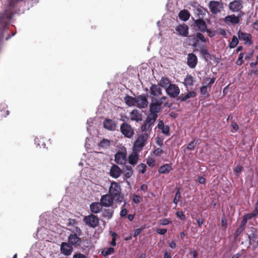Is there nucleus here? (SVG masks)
<instances>
[{
	"label": "nucleus",
	"instance_id": "64",
	"mask_svg": "<svg viewBox=\"0 0 258 258\" xmlns=\"http://www.w3.org/2000/svg\"><path fill=\"white\" fill-rule=\"evenodd\" d=\"M73 258H86V257L82 253H76L73 255Z\"/></svg>",
	"mask_w": 258,
	"mask_h": 258
},
{
	"label": "nucleus",
	"instance_id": "4",
	"mask_svg": "<svg viewBox=\"0 0 258 258\" xmlns=\"http://www.w3.org/2000/svg\"><path fill=\"white\" fill-rule=\"evenodd\" d=\"M83 221L87 226L94 228L98 226L99 220L97 216L91 214L85 216L83 218Z\"/></svg>",
	"mask_w": 258,
	"mask_h": 258
},
{
	"label": "nucleus",
	"instance_id": "63",
	"mask_svg": "<svg viewBox=\"0 0 258 258\" xmlns=\"http://www.w3.org/2000/svg\"><path fill=\"white\" fill-rule=\"evenodd\" d=\"M156 143L157 145H158L160 146H162L163 145V140L160 137H157L156 138Z\"/></svg>",
	"mask_w": 258,
	"mask_h": 258
},
{
	"label": "nucleus",
	"instance_id": "16",
	"mask_svg": "<svg viewBox=\"0 0 258 258\" xmlns=\"http://www.w3.org/2000/svg\"><path fill=\"white\" fill-rule=\"evenodd\" d=\"M176 33L182 36L187 37L188 34V27L185 24L179 25L176 28Z\"/></svg>",
	"mask_w": 258,
	"mask_h": 258
},
{
	"label": "nucleus",
	"instance_id": "58",
	"mask_svg": "<svg viewBox=\"0 0 258 258\" xmlns=\"http://www.w3.org/2000/svg\"><path fill=\"white\" fill-rule=\"evenodd\" d=\"M77 224V222L75 219H69V222L67 224L68 226H74Z\"/></svg>",
	"mask_w": 258,
	"mask_h": 258
},
{
	"label": "nucleus",
	"instance_id": "10",
	"mask_svg": "<svg viewBox=\"0 0 258 258\" xmlns=\"http://www.w3.org/2000/svg\"><path fill=\"white\" fill-rule=\"evenodd\" d=\"M167 94L171 97L175 98L180 93L179 87L175 84H170L166 89Z\"/></svg>",
	"mask_w": 258,
	"mask_h": 258
},
{
	"label": "nucleus",
	"instance_id": "51",
	"mask_svg": "<svg viewBox=\"0 0 258 258\" xmlns=\"http://www.w3.org/2000/svg\"><path fill=\"white\" fill-rule=\"evenodd\" d=\"M196 144V143H195V140H194L187 144L186 148L188 150L192 151L195 149Z\"/></svg>",
	"mask_w": 258,
	"mask_h": 258
},
{
	"label": "nucleus",
	"instance_id": "9",
	"mask_svg": "<svg viewBox=\"0 0 258 258\" xmlns=\"http://www.w3.org/2000/svg\"><path fill=\"white\" fill-rule=\"evenodd\" d=\"M115 199L108 194H106L101 197L100 203L102 204L103 207H111Z\"/></svg>",
	"mask_w": 258,
	"mask_h": 258
},
{
	"label": "nucleus",
	"instance_id": "26",
	"mask_svg": "<svg viewBox=\"0 0 258 258\" xmlns=\"http://www.w3.org/2000/svg\"><path fill=\"white\" fill-rule=\"evenodd\" d=\"M114 211L111 209H105L102 211V217L107 220L112 218Z\"/></svg>",
	"mask_w": 258,
	"mask_h": 258
},
{
	"label": "nucleus",
	"instance_id": "40",
	"mask_svg": "<svg viewBox=\"0 0 258 258\" xmlns=\"http://www.w3.org/2000/svg\"><path fill=\"white\" fill-rule=\"evenodd\" d=\"M245 228L239 226L234 233V238L235 240L237 239L239 236L242 233Z\"/></svg>",
	"mask_w": 258,
	"mask_h": 258
},
{
	"label": "nucleus",
	"instance_id": "27",
	"mask_svg": "<svg viewBox=\"0 0 258 258\" xmlns=\"http://www.w3.org/2000/svg\"><path fill=\"white\" fill-rule=\"evenodd\" d=\"M190 15V13L187 10H183L179 13L178 17L180 20L186 21L189 19Z\"/></svg>",
	"mask_w": 258,
	"mask_h": 258
},
{
	"label": "nucleus",
	"instance_id": "25",
	"mask_svg": "<svg viewBox=\"0 0 258 258\" xmlns=\"http://www.w3.org/2000/svg\"><path fill=\"white\" fill-rule=\"evenodd\" d=\"M172 169L171 164L166 163L160 166L158 172L160 174H167Z\"/></svg>",
	"mask_w": 258,
	"mask_h": 258
},
{
	"label": "nucleus",
	"instance_id": "39",
	"mask_svg": "<svg viewBox=\"0 0 258 258\" xmlns=\"http://www.w3.org/2000/svg\"><path fill=\"white\" fill-rule=\"evenodd\" d=\"M239 42L238 39L237 37L235 35L233 36L232 38V41L230 43L229 47L230 48H235Z\"/></svg>",
	"mask_w": 258,
	"mask_h": 258
},
{
	"label": "nucleus",
	"instance_id": "53",
	"mask_svg": "<svg viewBox=\"0 0 258 258\" xmlns=\"http://www.w3.org/2000/svg\"><path fill=\"white\" fill-rule=\"evenodd\" d=\"M222 227L225 230L227 227V220L226 218L223 217L221 219Z\"/></svg>",
	"mask_w": 258,
	"mask_h": 258
},
{
	"label": "nucleus",
	"instance_id": "11",
	"mask_svg": "<svg viewBox=\"0 0 258 258\" xmlns=\"http://www.w3.org/2000/svg\"><path fill=\"white\" fill-rule=\"evenodd\" d=\"M126 151H118L115 155V162L119 165H123L127 162Z\"/></svg>",
	"mask_w": 258,
	"mask_h": 258
},
{
	"label": "nucleus",
	"instance_id": "21",
	"mask_svg": "<svg viewBox=\"0 0 258 258\" xmlns=\"http://www.w3.org/2000/svg\"><path fill=\"white\" fill-rule=\"evenodd\" d=\"M103 206L100 202L92 203L90 206V210L92 213L97 214L102 210Z\"/></svg>",
	"mask_w": 258,
	"mask_h": 258
},
{
	"label": "nucleus",
	"instance_id": "31",
	"mask_svg": "<svg viewBox=\"0 0 258 258\" xmlns=\"http://www.w3.org/2000/svg\"><path fill=\"white\" fill-rule=\"evenodd\" d=\"M200 52H201V54L203 56H204L205 59L206 61H208L209 59H211V54L209 53L208 50L206 49V48L204 46L201 47Z\"/></svg>",
	"mask_w": 258,
	"mask_h": 258
},
{
	"label": "nucleus",
	"instance_id": "34",
	"mask_svg": "<svg viewBox=\"0 0 258 258\" xmlns=\"http://www.w3.org/2000/svg\"><path fill=\"white\" fill-rule=\"evenodd\" d=\"M131 118L132 120L139 121L141 119V115L137 110H133L131 112Z\"/></svg>",
	"mask_w": 258,
	"mask_h": 258
},
{
	"label": "nucleus",
	"instance_id": "18",
	"mask_svg": "<svg viewBox=\"0 0 258 258\" xmlns=\"http://www.w3.org/2000/svg\"><path fill=\"white\" fill-rule=\"evenodd\" d=\"M103 126L108 131H114L116 129V122L111 119L106 118L103 121Z\"/></svg>",
	"mask_w": 258,
	"mask_h": 258
},
{
	"label": "nucleus",
	"instance_id": "23",
	"mask_svg": "<svg viewBox=\"0 0 258 258\" xmlns=\"http://www.w3.org/2000/svg\"><path fill=\"white\" fill-rule=\"evenodd\" d=\"M224 22L227 24H236L239 22V18L234 15H229L225 18Z\"/></svg>",
	"mask_w": 258,
	"mask_h": 258
},
{
	"label": "nucleus",
	"instance_id": "30",
	"mask_svg": "<svg viewBox=\"0 0 258 258\" xmlns=\"http://www.w3.org/2000/svg\"><path fill=\"white\" fill-rule=\"evenodd\" d=\"M157 117L158 115L150 113L148 115L145 122L152 126L155 123Z\"/></svg>",
	"mask_w": 258,
	"mask_h": 258
},
{
	"label": "nucleus",
	"instance_id": "1",
	"mask_svg": "<svg viewBox=\"0 0 258 258\" xmlns=\"http://www.w3.org/2000/svg\"><path fill=\"white\" fill-rule=\"evenodd\" d=\"M108 194L111 195L115 201L121 203L123 201L124 195L121 193V188L120 184L116 181H111L109 187Z\"/></svg>",
	"mask_w": 258,
	"mask_h": 258
},
{
	"label": "nucleus",
	"instance_id": "24",
	"mask_svg": "<svg viewBox=\"0 0 258 258\" xmlns=\"http://www.w3.org/2000/svg\"><path fill=\"white\" fill-rule=\"evenodd\" d=\"M123 179L126 180L130 178L133 174V170L131 166L125 165L123 168Z\"/></svg>",
	"mask_w": 258,
	"mask_h": 258
},
{
	"label": "nucleus",
	"instance_id": "60",
	"mask_svg": "<svg viewBox=\"0 0 258 258\" xmlns=\"http://www.w3.org/2000/svg\"><path fill=\"white\" fill-rule=\"evenodd\" d=\"M247 221L248 220H247V219L243 216L242 218V220L239 226L245 228V226L247 224Z\"/></svg>",
	"mask_w": 258,
	"mask_h": 258
},
{
	"label": "nucleus",
	"instance_id": "49",
	"mask_svg": "<svg viewBox=\"0 0 258 258\" xmlns=\"http://www.w3.org/2000/svg\"><path fill=\"white\" fill-rule=\"evenodd\" d=\"M175 214L180 220H184L186 219V217L182 211H177L176 212Z\"/></svg>",
	"mask_w": 258,
	"mask_h": 258
},
{
	"label": "nucleus",
	"instance_id": "22",
	"mask_svg": "<svg viewBox=\"0 0 258 258\" xmlns=\"http://www.w3.org/2000/svg\"><path fill=\"white\" fill-rule=\"evenodd\" d=\"M196 96V93L194 91H191L189 92L185 95L181 94L177 97V100H179L181 102H184L190 98H194Z\"/></svg>",
	"mask_w": 258,
	"mask_h": 258
},
{
	"label": "nucleus",
	"instance_id": "37",
	"mask_svg": "<svg viewBox=\"0 0 258 258\" xmlns=\"http://www.w3.org/2000/svg\"><path fill=\"white\" fill-rule=\"evenodd\" d=\"M109 234L112 236V239L110 242V244L112 246H115L116 245V240L118 236L117 234L112 231H110Z\"/></svg>",
	"mask_w": 258,
	"mask_h": 258
},
{
	"label": "nucleus",
	"instance_id": "59",
	"mask_svg": "<svg viewBox=\"0 0 258 258\" xmlns=\"http://www.w3.org/2000/svg\"><path fill=\"white\" fill-rule=\"evenodd\" d=\"M156 232L159 234L164 235L167 232V229H164V228H163V229L157 228L156 229Z\"/></svg>",
	"mask_w": 258,
	"mask_h": 258
},
{
	"label": "nucleus",
	"instance_id": "43",
	"mask_svg": "<svg viewBox=\"0 0 258 258\" xmlns=\"http://www.w3.org/2000/svg\"><path fill=\"white\" fill-rule=\"evenodd\" d=\"M208 85L203 86L201 89L200 91L202 95H205L206 97L209 96V94L207 91Z\"/></svg>",
	"mask_w": 258,
	"mask_h": 258
},
{
	"label": "nucleus",
	"instance_id": "33",
	"mask_svg": "<svg viewBox=\"0 0 258 258\" xmlns=\"http://www.w3.org/2000/svg\"><path fill=\"white\" fill-rule=\"evenodd\" d=\"M138 159V154L137 153H133L128 157V163L132 165H135L137 164Z\"/></svg>",
	"mask_w": 258,
	"mask_h": 258
},
{
	"label": "nucleus",
	"instance_id": "45",
	"mask_svg": "<svg viewBox=\"0 0 258 258\" xmlns=\"http://www.w3.org/2000/svg\"><path fill=\"white\" fill-rule=\"evenodd\" d=\"M146 165L144 163H141L137 166L139 171L142 173H144L146 171Z\"/></svg>",
	"mask_w": 258,
	"mask_h": 258
},
{
	"label": "nucleus",
	"instance_id": "19",
	"mask_svg": "<svg viewBox=\"0 0 258 258\" xmlns=\"http://www.w3.org/2000/svg\"><path fill=\"white\" fill-rule=\"evenodd\" d=\"M196 26L199 31L202 32H209L207 29V26L205 21L203 19H198L195 21Z\"/></svg>",
	"mask_w": 258,
	"mask_h": 258
},
{
	"label": "nucleus",
	"instance_id": "17",
	"mask_svg": "<svg viewBox=\"0 0 258 258\" xmlns=\"http://www.w3.org/2000/svg\"><path fill=\"white\" fill-rule=\"evenodd\" d=\"M198 63V58L197 56L193 53H190L188 54L187 64L188 66L194 69L196 67Z\"/></svg>",
	"mask_w": 258,
	"mask_h": 258
},
{
	"label": "nucleus",
	"instance_id": "54",
	"mask_svg": "<svg viewBox=\"0 0 258 258\" xmlns=\"http://www.w3.org/2000/svg\"><path fill=\"white\" fill-rule=\"evenodd\" d=\"M216 80L215 78H213L212 79H210V78H206L205 79V81H208L209 80V82L207 84V85H208V87H211V85L214 84Z\"/></svg>",
	"mask_w": 258,
	"mask_h": 258
},
{
	"label": "nucleus",
	"instance_id": "52",
	"mask_svg": "<svg viewBox=\"0 0 258 258\" xmlns=\"http://www.w3.org/2000/svg\"><path fill=\"white\" fill-rule=\"evenodd\" d=\"M147 164L150 167H153L155 164V161L152 158H149L147 160Z\"/></svg>",
	"mask_w": 258,
	"mask_h": 258
},
{
	"label": "nucleus",
	"instance_id": "61",
	"mask_svg": "<svg viewBox=\"0 0 258 258\" xmlns=\"http://www.w3.org/2000/svg\"><path fill=\"white\" fill-rule=\"evenodd\" d=\"M127 213V210L125 208H122L120 212V216L121 217H125Z\"/></svg>",
	"mask_w": 258,
	"mask_h": 258
},
{
	"label": "nucleus",
	"instance_id": "32",
	"mask_svg": "<svg viewBox=\"0 0 258 258\" xmlns=\"http://www.w3.org/2000/svg\"><path fill=\"white\" fill-rule=\"evenodd\" d=\"M111 145L110 141L106 139H103L98 144V146L100 148L107 149L110 147Z\"/></svg>",
	"mask_w": 258,
	"mask_h": 258
},
{
	"label": "nucleus",
	"instance_id": "2",
	"mask_svg": "<svg viewBox=\"0 0 258 258\" xmlns=\"http://www.w3.org/2000/svg\"><path fill=\"white\" fill-rule=\"evenodd\" d=\"M76 233H71L68 237V242L75 247H80L83 242V246L82 249L83 250H85L86 248L90 249L89 244V240L87 239L82 240L81 238L79 237Z\"/></svg>",
	"mask_w": 258,
	"mask_h": 258
},
{
	"label": "nucleus",
	"instance_id": "14",
	"mask_svg": "<svg viewBox=\"0 0 258 258\" xmlns=\"http://www.w3.org/2000/svg\"><path fill=\"white\" fill-rule=\"evenodd\" d=\"M242 4L241 0H235L229 3V9L232 12H237L242 8Z\"/></svg>",
	"mask_w": 258,
	"mask_h": 258
},
{
	"label": "nucleus",
	"instance_id": "48",
	"mask_svg": "<svg viewBox=\"0 0 258 258\" xmlns=\"http://www.w3.org/2000/svg\"><path fill=\"white\" fill-rule=\"evenodd\" d=\"M243 55H244V53H240V54L239 55V57H238V58L237 59V60L236 61V64L240 66V65H241L243 63Z\"/></svg>",
	"mask_w": 258,
	"mask_h": 258
},
{
	"label": "nucleus",
	"instance_id": "5",
	"mask_svg": "<svg viewBox=\"0 0 258 258\" xmlns=\"http://www.w3.org/2000/svg\"><path fill=\"white\" fill-rule=\"evenodd\" d=\"M120 130L122 134L127 138H131L134 135V130L129 124L123 122L120 125Z\"/></svg>",
	"mask_w": 258,
	"mask_h": 258
},
{
	"label": "nucleus",
	"instance_id": "56",
	"mask_svg": "<svg viewBox=\"0 0 258 258\" xmlns=\"http://www.w3.org/2000/svg\"><path fill=\"white\" fill-rule=\"evenodd\" d=\"M170 223H171V221L168 219L165 218L160 220V224L162 225H167Z\"/></svg>",
	"mask_w": 258,
	"mask_h": 258
},
{
	"label": "nucleus",
	"instance_id": "20",
	"mask_svg": "<svg viewBox=\"0 0 258 258\" xmlns=\"http://www.w3.org/2000/svg\"><path fill=\"white\" fill-rule=\"evenodd\" d=\"M150 90L151 94L154 97H158L162 93V89L159 85L152 84Z\"/></svg>",
	"mask_w": 258,
	"mask_h": 258
},
{
	"label": "nucleus",
	"instance_id": "3",
	"mask_svg": "<svg viewBox=\"0 0 258 258\" xmlns=\"http://www.w3.org/2000/svg\"><path fill=\"white\" fill-rule=\"evenodd\" d=\"M149 137L148 133H145L140 135L137 139L134 145L135 150L140 151L145 145L146 142Z\"/></svg>",
	"mask_w": 258,
	"mask_h": 258
},
{
	"label": "nucleus",
	"instance_id": "62",
	"mask_svg": "<svg viewBox=\"0 0 258 258\" xmlns=\"http://www.w3.org/2000/svg\"><path fill=\"white\" fill-rule=\"evenodd\" d=\"M242 169V167L240 165H237L234 169L236 175H238L237 173L240 172Z\"/></svg>",
	"mask_w": 258,
	"mask_h": 258
},
{
	"label": "nucleus",
	"instance_id": "57",
	"mask_svg": "<svg viewBox=\"0 0 258 258\" xmlns=\"http://www.w3.org/2000/svg\"><path fill=\"white\" fill-rule=\"evenodd\" d=\"M189 254L191 255L194 258H197L198 256V251L194 249H191L189 251Z\"/></svg>",
	"mask_w": 258,
	"mask_h": 258
},
{
	"label": "nucleus",
	"instance_id": "28",
	"mask_svg": "<svg viewBox=\"0 0 258 258\" xmlns=\"http://www.w3.org/2000/svg\"><path fill=\"white\" fill-rule=\"evenodd\" d=\"M124 101L128 106H135L136 97L126 95L124 98Z\"/></svg>",
	"mask_w": 258,
	"mask_h": 258
},
{
	"label": "nucleus",
	"instance_id": "47",
	"mask_svg": "<svg viewBox=\"0 0 258 258\" xmlns=\"http://www.w3.org/2000/svg\"><path fill=\"white\" fill-rule=\"evenodd\" d=\"M164 153V151L163 150L161 149V148H157L156 149H155L153 151V153L157 156H161L163 153Z\"/></svg>",
	"mask_w": 258,
	"mask_h": 258
},
{
	"label": "nucleus",
	"instance_id": "50",
	"mask_svg": "<svg viewBox=\"0 0 258 258\" xmlns=\"http://www.w3.org/2000/svg\"><path fill=\"white\" fill-rule=\"evenodd\" d=\"M151 127V125L145 122V123L141 126V130L143 132H146L150 130Z\"/></svg>",
	"mask_w": 258,
	"mask_h": 258
},
{
	"label": "nucleus",
	"instance_id": "12",
	"mask_svg": "<svg viewBox=\"0 0 258 258\" xmlns=\"http://www.w3.org/2000/svg\"><path fill=\"white\" fill-rule=\"evenodd\" d=\"M60 251L63 255L69 256L72 254L73 248L69 242H63L60 245Z\"/></svg>",
	"mask_w": 258,
	"mask_h": 258
},
{
	"label": "nucleus",
	"instance_id": "55",
	"mask_svg": "<svg viewBox=\"0 0 258 258\" xmlns=\"http://www.w3.org/2000/svg\"><path fill=\"white\" fill-rule=\"evenodd\" d=\"M142 200V198L137 195H134L133 202L136 204L139 203Z\"/></svg>",
	"mask_w": 258,
	"mask_h": 258
},
{
	"label": "nucleus",
	"instance_id": "7",
	"mask_svg": "<svg viewBox=\"0 0 258 258\" xmlns=\"http://www.w3.org/2000/svg\"><path fill=\"white\" fill-rule=\"evenodd\" d=\"M148 101L147 96L145 94H142L136 97V104L139 108H145L148 106Z\"/></svg>",
	"mask_w": 258,
	"mask_h": 258
},
{
	"label": "nucleus",
	"instance_id": "6",
	"mask_svg": "<svg viewBox=\"0 0 258 258\" xmlns=\"http://www.w3.org/2000/svg\"><path fill=\"white\" fill-rule=\"evenodd\" d=\"M161 101H158V99L153 98L152 102L150 105V113L153 114L158 115L161 109Z\"/></svg>",
	"mask_w": 258,
	"mask_h": 258
},
{
	"label": "nucleus",
	"instance_id": "42",
	"mask_svg": "<svg viewBox=\"0 0 258 258\" xmlns=\"http://www.w3.org/2000/svg\"><path fill=\"white\" fill-rule=\"evenodd\" d=\"M248 237L249 239V243L250 244H251L252 242L256 241V239L257 238V235L254 233H252L248 235Z\"/></svg>",
	"mask_w": 258,
	"mask_h": 258
},
{
	"label": "nucleus",
	"instance_id": "29",
	"mask_svg": "<svg viewBox=\"0 0 258 258\" xmlns=\"http://www.w3.org/2000/svg\"><path fill=\"white\" fill-rule=\"evenodd\" d=\"M194 82V78L191 75L188 74L184 80L183 84L185 86H191Z\"/></svg>",
	"mask_w": 258,
	"mask_h": 258
},
{
	"label": "nucleus",
	"instance_id": "36",
	"mask_svg": "<svg viewBox=\"0 0 258 258\" xmlns=\"http://www.w3.org/2000/svg\"><path fill=\"white\" fill-rule=\"evenodd\" d=\"M170 84L169 80L166 77H162L160 81V85L163 88L166 89Z\"/></svg>",
	"mask_w": 258,
	"mask_h": 258
},
{
	"label": "nucleus",
	"instance_id": "38",
	"mask_svg": "<svg viewBox=\"0 0 258 258\" xmlns=\"http://www.w3.org/2000/svg\"><path fill=\"white\" fill-rule=\"evenodd\" d=\"M181 198V196L180 192V188H177V191L176 192L175 198L173 201V202L175 204V207H176L178 202L180 201Z\"/></svg>",
	"mask_w": 258,
	"mask_h": 258
},
{
	"label": "nucleus",
	"instance_id": "35",
	"mask_svg": "<svg viewBox=\"0 0 258 258\" xmlns=\"http://www.w3.org/2000/svg\"><path fill=\"white\" fill-rule=\"evenodd\" d=\"M114 249L113 247H107L103 248L101 251V254L104 256H106L113 253Z\"/></svg>",
	"mask_w": 258,
	"mask_h": 258
},
{
	"label": "nucleus",
	"instance_id": "41",
	"mask_svg": "<svg viewBox=\"0 0 258 258\" xmlns=\"http://www.w3.org/2000/svg\"><path fill=\"white\" fill-rule=\"evenodd\" d=\"M258 215V212L254 210V211L251 213H248L244 215V216L247 219V220H250Z\"/></svg>",
	"mask_w": 258,
	"mask_h": 258
},
{
	"label": "nucleus",
	"instance_id": "8",
	"mask_svg": "<svg viewBox=\"0 0 258 258\" xmlns=\"http://www.w3.org/2000/svg\"><path fill=\"white\" fill-rule=\"evenodd\" d=\"M209 7L212 14H217L223 8V5L221 2L212 1L209 3Z\"/></svg>",
	"mask_w": 258,
	"mask_h": 258
},
{
	"label": "nucleus",
	"instance_id": "13",
	"mask_svg": "<svg viewBox=\"0 0 258 258\" xmlns=\"http://www.w3.org/2000/svg\"><path fill=\"white\" fill-rule=\"evenodd\" d=\"M123 170L116 164H113L109 171V175L114 178L119 177L122 173Z\"/></svg>",
	"mask_w": 258,
	"mask_h": 258
},
{
	"label": "nucleus",
	"instance_id": "15",
	"mask_svg": "<svg viewBox=\"0 0 258 258\" xmlns=\"http://www.w3.org/2000/svg\"><path fill=\"white\" fill-rule=\"evenodd\" d=\"M238 38L240 40L244 41L245 44H252L251 35L249 33L239 31L237 33Z\"/></svg>",
	"mask_w": 258,
	"mask_h": 258
},
{
	"label": "nucleus",
	"instance_id": "46",
	"mask_svg": "<svg viewBox=\"0 0 258 258\" xmlns=\"http://www.w3.org/2000/svg\"><path fill=\"white\" fill-rule=\"evenodd\" d=\"M196 41H198L199 40H201L202 42H206L207 39L204 37V36L201 33L198 32L196 34Z\"/></svg>",
	"mask_w": 258,
	"mask_h": 258
},
{
	"label": "nucleus",
	"instance_id": "44",
	"mask_svg": "<svg viewBox=\"0 0 258 258\" xmlns=\"http://www.w3.org/2000/svg\"><path fill=\"white\" fill-rule=\"evenodd\" d=\"M160 130H161V132L166 135V136H169V130L170 128L168 125H163L162 127H160Z\"/></svg>",
	"mask_w": 258,
	"mask_h": 258
}]
</instances>
